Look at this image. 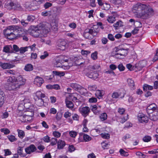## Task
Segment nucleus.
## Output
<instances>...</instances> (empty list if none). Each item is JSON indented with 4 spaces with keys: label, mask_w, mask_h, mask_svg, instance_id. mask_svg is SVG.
<instances>
[{
    "label": "nucleus",
    "mask_w": 158,
    "mask_h": 158,
    "mask_svg": "<svg viewBox=\"0 0 158 158\" xmlns=\"http://www.w3.org/2000/svg\"><path fill=\"white\" fill-rule=\"evenodd\" d=\"M132 11L139 18L146 19L154 14L153 9L148 8L147 5L140 3L134 5Z\"/></svg>",
    "instance_id": "1"
},
{
    "label": "nucleus",
    "mask_w": 158,
    "mask_h": 158,
    "mask_svg": "<svg viewBox=\"0 0 158 158\" xmlns=\"http://www.w3.org/2000/svg\"><path fill=\"white\" fill-rule=\"evenodd\" d=\"M6 81V85L9 90H16L19 88L21 86L24 84L26 79L20 75L16 78L14 77H8Z\"/></svg>",
    "instance_id": "2"
},
{
    "label": "nucleus",
    "mask_w": 158,
    "mask_h": 158,
    "mask_svg": "<svg viewBox=\"0 0 158 158\" xmlns=\"http://www.w3.org/2000/svg\"><path fill=\"white\" fill-rule=\"evenodd\" d=\"M19 27L17 26H10L8 27L3 31V34L6 38L10 40L18 38Z\"/></svg>",
    "instance_id": "3"
},
{
    "label": "nucleus",
    "mask_w": 158,
    "mask_h": 158,
    "mask_svg": "<svg viewBox=\"0 0 158 158\" xmlns=\"http://www.w3.org/2000/svg\"><path fill=\"white\" fill-rule=\"evenodd\" d=\"M68 59L59 58L56 60L54 64V66L56 67H61L64 69H68L72 64L71 63H68Z\"/></svg>",
    "instance_id": "4"
},
{
    "label": "nucleus",
    "mask_w": 158,
    "mask_h": 158,
    "mask_svg": "<svg viewBox=\"0 0 158 158\" xmlns=\"http://www.w3.org/2000/svg\"><path fill=\"white\" fill-rule=\"evenodd\" d=\"M27 35V32L23 28L19 27L18 33H17L18 38H22V39L24 41H27L28 40Z\"/></svg>",
    "instance_id": "5"
},
{
    "label": "nucleus",
    "mask_w": 158,
    "mask_h": 158,
    "mask_svg": "<svg viewBox=\"0 0 158 158\" xmlns=\"http://www.w3.org/2000/svg\"><path fill=\"white\" fill-rule=\"evenodd\" d=\"M22 112L19 111L18 114V116L20 117V118L19 119L22 122H25L26 120V118L27 117H30L31 119H32V117L34 115L33 112H30V113H27L26 114L22 115L21 114H22Z\"/></svg>",
    "instance_id": "6"
},
{
    "label": "nucleus",
    "mask_w": 158,
    "mask_h": 158,
    "mask_svg": "<svg viewBox=\"0 0 158 158\" xmlns=\"http://www.w3.org/2000/svg\"><path fill=\"white\" fill-rule=\"evenodd\" d=\"M115 52H117L118 54H119L120 56H126L127 54V51L129 50L128 48L126 49L121 48L119 47H117L115 48Z\"/></svg>",
    "instance_id": "7"
},
{
    "label": "nucleus",
    "mask_w": 158,
    "mask_h": 158,
    "mask_svg": "<svg viewBox=\"0 0 158 158\" xmlns=\"http://www.w3.org/2000/svg\"><path fill=\"white\" fill-rule=\"evenodd\" d=\"M146 110L148 114L158 111L157 106L155 103L150 104L147 107Z\"/></svg>",
    "instance_id": "8"
},
{
    "label": "nucleus",
    "mask_w": 158,
    "mask_h": 158,
    "mask_svg": "<svg viewBox=\"0 0 158 158\" xmlns=\"http://www.w3.org/2000/svg\"><path fill=\"white\" fill-rule=\"evenodd\" d=\"M80 112L84 117H86L88 115L90 112V108L88 106L80 107L79 109Z\"/></svg>",
    "instance_id": "9"
},
{
    "label": "nucleus",
    "mask_w": 158,
    "mask_h": 158,
    "mask_svg": "<svg viewBox=\"0 0 158 158\" xmlns=\"http://www.w3.org/2000/svg\"><path fill=\"white\" fill-rule=\"evenodd\" d=\"M89 70V71L84 72L86 76L90 78H93L94 79H95L98 77V74L96 72H93L92 70Z\"/></svg>",
    "instance_id": "10"
},
{
    "label": "nucleus",
    "mask_w": 158,
    "mask_h": 158,
    "mask_svg": "<svg viewBox=\"0 0 158 158\" xmlns=\"http://www.w3.org/2000/svg\"><path fill=\"white\" fill-rule=\"evenodd\" d=\"M138 119L141 123L144 122L147 123L148 122V117L143 114H139L138 116Z\"/></svg>",
    "instance_id": "11"
},
{
    "label": "nucleus",
    "mask_w": 158,
    "mask_h": 158,
    "mask_svg": "<svg viewBox=\"0 0 158 158\" xmlns=\"http://www.w3.org/2000/svg\"><path fill=\"white\" fill-rule=\"evenodd\" d=\"M37 148L34 144H31L25 149L26 152L28 154H30L31 153L35 152Z\"/></svg>",
    "instance_id": "12"
},
{
    "label": "nucleus",
    "mask_w": 158,
    "mask_h": 158,
    "mask_svg": "<svg viewBox=\"0 0 158 158\" xmlns=\"http://www.w3.org/2000/svg\"><path fill=\"white\" fill-rule=\"evenodd\" d=\"M101 108V106L95 105L94 106H92L90 107L91 110L95 114H98L100 113V109Z\"/></svg>",
    "instance_id": "13"
},
{
    "label": "nucleus",
    "mask_w": 158,
    "mask_h": 158,
    "mask_svg": "<svg viewBox=\"0 0 158 158\" xmlns=\"http://www.w3.org/2000/svg\"><path fill=\"white\" fill-rule=\"evenodd\" d=\"M44 82L43 79L39 76H36L34 81V84L38 86H40Z\"/></svg>",
    "instance_id": "14"
},
{
    "label": "nucleus",
    "mask_w": 158,
    "mask_h": 158,
    "mask_svg": "<svg viewBox=\"0 0 158 158\" xmlns=\"http://www.w3.org/2000/svg\"><path fill=\"white\" fill-rule=\"evenodd\" d=\"M147 62L146 60H143L139 61L138 64L135 65V68L138 69L142 68L145 67L147 64Z\"/></svg>",
    "instance_id": "15"
},
{
    "label": "nucleus",
    "mask_w": 158,
    "mask_h": 158,
    "mask_svg": "<svg viewBox=\"0 0 158 158\" xmlns=\"http://www.w3.org/2000/svg\"><path fill=\"white\" fill-rule=\"evenodd\" d=\"M15 65L11 64L9 63H2L0 61V67H1L3 69H10L13 68Z\"/></svg>",
    "instance_id": "16"
},
{
    "label": "nucleus",
    "mask_w": 158,
    "mask_h": 158,
    "mask_svg": "<svg viewBox=\"0 0 158 158\" xmlns=\"http://www.w3.org/2000/svg\"><path fill=\"white\" fill-rule=\"evenodd\" d=\"M40 31L39 29L35 30L32 29L30 32L32 35L35 37H42V35H40Z\"/></svg>",
    "instance_id": "17"
},
{
    "label": "nucleus",
    "mask_w": 158,
    "mask_h": 158,
    "mask_svg": "<svg viewBox=\"0 0 158 158\" xmlns=\"http://www.w3.org/2000/svg\"><path fill=\"white\" fill-rule=\"evenodd\" d=\"M149 119L153 121H156L158 120V111L148 114Z\"/></svg>",
    "instance_id": "18"
},
{
    "label": "nucleus",
    "mask_w": 158,
    "mask_h": 158,
    "mask_svg": "<svg viewBox=\"0 0 158 158\" xmlns=\"http://www.w3.org/2000/svg\"><path fill=\"white\" fill-rule=\"evenodd\" d=\"M3 52L6 53H12L14 51L12 46L10 45H6L3 47Z\"/></svg>",
    "instance_id": "19"
},
{
    "label": "nucleus",
    "mask_w": 158,
    "mask_h": 158,
    "mask_svg": "<svg viewBox=\"0 0 158 158\" xmlns=\"http://www.w3.org/2000/svg\"><path fill=\"white\" fill-rule=\"evenodd\" d=\"M66 42L65 41L59 42L57 44L58 49L62 51L64 50L66 48Z\"/></svg>",
    "instance_id": "20"
},
{
    "label": "nucleus",
    "mask_w": 158,
    "mask_h": 158,
    "mask_svg": "<svg viewBox=\"0 0 158 158\" xmlns=\"http://www.w3.org/2000/svg\"><path fill=\"white\" fill-rule=\"evenodd\" d=\"M85 30H88V32L90 35L91 36H93L94 37L97 35L98 32L96 30L94 29V27H91L90 29H86Z\"/></svg>",
    "instance_id": "21"
},
{
    "label": "nucleus",
    "mask_w": 158,
    "mask_h": 158,
    "mask_svg": "<svg viewBox=\"0 0 158 158\" xmlns=\"http://www.w3.org/2000/svg\"><path fill=\"white\" fill-rule=\"evenodd\" d=\"M123 23L121 20H119L113 25V26L115 30H118L120 27H123Z\"/></svg>",
    "instance_id": "22"
},
{
    "label": "nucleus",
    "mask_w": 158,
    "mask_h": 158,
    "mask_svg": "<svg viewBox=\"0 0 158 158\" xmlns=\"http://www.w3.org/2000/svg\"><path fill=\"white\" fill-rule=\"evenodd\" d=\"M38 99L36 100L35 101V103L39 106H43L44 104V101L43 99L40 98L37 96Z\"/></svg>",
    "instance_id": "23"
},
{
    "label": "nucleus",
    "mask_w": 158,
    "mask_h": 158,
    "mask_svg": "<svg viewBox=\"0 0 158 158\" xmlns=\"http://www.w3.org/2000/svg\"><path fill=\"white\" fill-rule=\"evenodd\" d=\"M40 31V35L43 36H44L49 32V29H46L45 27H43L41 29H39Z\"/></svg>",
    "instance_id": "24"
},
{
    "label": "nucleus",
    "mask_w": 158,
    "mask_h": 158,
    "mask_svg": "<svg viewBox=\"0 0 158 158\" xmlns=\"http://www.w3.org/2000/svg\"><path fill=\"white\" fill-rule=\"evenodd\" d=\"M5 94L2 91H0V107L3 105L4 103Z\"/></svg>",
    "instance_id": "25"
},
{
    "label": "nucleus",
    "mask_w": 158,
    "mask_h": 158,
    "mask_svg": "<svg viewBox=\"0 0 158 158\" xmlns=\"http://www.w3.org/2000/svg\"><path fill=\"white\" fill-rule=\"evenodd\" d=\"M65 145V142L62 140H60L57 142V148L59 149H61L63 148Z\"/></svg>",
    "instance_id": "26"
},
{
    "label": "nucleus",
    "mask_w": 158,
    "mask_h": 158,
    "mask_svg": "<svg viewBox=\"0 0 158 158\" xmlns=\"http://www.w3.org/2000/svg\"><path fill=\"white\" fill-rule=\"evenodd\" d=\"M88 30H85L83 33V36L86 39H91L93 38V36H91L87 31Z\"/></svg>",
    "instance_id": "27"
},
{
    "label": "nucleus",
    "mask_w": 158,
    "mask_h": 158,
    "mask_svg": "<svg viewBox=\"0 0 158 158\" xmlns=\"http://www.w3.org/2000/svg\"><path fill=\"white\" fill-rule=\"evenodd\" d=\"M15 4V3L11 1L9 3H8L7 4H5V7L10 10H13Z\"/></svg>",
    "instance_id": "28"
},
{
    "label": "nucleus",
    "mask_w": 158,
    "mask_h": 158,
    "mask_svg": "<svg viewBox=\"0 0 158 158\" xmlns=\"http://www.w3.org/2000/svg\"><path fill=\"white\" fill-rule=\"evenodd\" d=\"M70 86L73 88V89H83L84 88L83 87L77 84L76 83H72L70 84Z\"/></svg>",
    "instance_id": "29"
},
{
    "label": "nucleus",
    "mask_w": 158,
    "mask_h": 158,
    "mask_svg": "<svg viewBox=\"0 0 158 158\" xmlns=\"http://www.w3.org/2000/svg\"><path fill=\"white\" fill-rule=\"evenodd\" d=\"M104 94L103 91L98 90L96 91L95 93L96 96L98 98H102Z\"/></svg>",
    "instance_id": "30"
},
{
    "label": "nucleus",
    "mask_w": 158,
    "mask_h": 158,
    "mask_svg": "<svg viewBox=\"0 0 158 158\" xmlns=\"http://www.w3.org/2000/svg\"><path fill=\"white\" fill-rule=\"evenodd\" d=\"M19 137L21 139H23L25 135V134L23 131L19 129L17 130Z\"/></svg>",
    "instance_id": "31"
},
{
    "label": "nucleus",
    "mask_w": 158,
    "mask_h": 158,
    "mask_svg": "<svg viewBox=\"0 0 158 158\" xmlns=\"http://www.w3.org/2000/svg\"><path fill=\"white\" fill-rule=\"evenodd\" d=\"M23 147H19L17 150V154L22 157H24L25 156V155L23 153Z\"/></svg>",
    "instance_id": "32"
},
{
    "label": "nucleus",
    "mask_w": 158,
    "mask_h": 158,
    "mask_svg": "<svg viewBox=\"0 0 158 158\" xmlns=\"http://www.w3.org/2000/svg\"><path fill=\"white\" fill-rule=\"evenodd\" d=\"M53 74L60 77L64 76L65 75V73L64 72H59L54 71L52 72Z\"/></svg>",
    "instance_id": "33"
},
{
    "label": "nucleus",
    "mask_w": 158,
    "mask_h": 158,
    "mask_svg": "<svg viewBox=\"0 0 158 158\" xmlns=\"http://www.w3.org/2000/svg\"><path fill=\"white\" fill-rule=\"evenodd\" d=\"M107 20L109 23H114L116 20L115 17L112 16H109Z\"/></svg>",
    "instance_id": "34"
},
{
    "label": "nucleus",
    "mask_w": 158,
    "mask_h": 158,
    "mask_svg": "<svg viewBox=\"0 0 158 158\" xmlns=\"http://www.w3.org/2000/svg\"><path fill=\"white\" fill-rule=\"evenodd\" d=\"M111 3L115 5H120L121 4L122 2L121 0H108Z\"/></svg>",
    "instance_id": "35"
},
{
    "label": "nucleus",
    "mask_w": 158,
    "mask_h": 158,
    "mask_svg": "<svg viewBox=\"0 0 158 158\" xmlns=\"http://www.w3.org/2000/svg\"><path fill=\"white\" fill-rule=\"evenodd\" d=\"M102 6V9L106 10H108L110 7V5L107 3H104Z\"/></svg>",
    "instance_id": "36"
},
{
    "label": "nucleus",
    "mask_w": 158,
    "mask_h": 158,
    "mask_svg": "<svg viewBox=\"0 0 158 158\" xmlns=\"http://www.w3.org/2000/svg\"><path fill=\"white\" fill-rule=\"evenodd\" d=\"M66 106L69 108H73V103L70 101H66Z\"/></svg>",
    "instance_id": "37"
},
{
    "label": "nucleus",
    "mask_w": 158,
    "mask_h": 158,
    "mask_svg": "<svg viewBox=\"0 0 158 158\" xmlns=\"http://www.w3.org/2000/svg\"><path fill=\"white\" fill-rule=\"evenodd\" d=\"M127 81L129 85L131 87H133L135 86L134 81L131 79L129 78L127 80Z\"/></svg>",
    "instance_id": "38"
},
{
    "label": "nucleus",
    "mask_w": 158,
    "mask_h": 158,
    "mask_svg": "<svg viewBox=\"0 0 158 158\" xmlns=\"http://www.w3.org/2000/svg\"><path fill=\"white\" fill-rule=\"evenodd\" d=\"M98 53L97 51H95L91 54V57L92 59L95 60L98 59Z\"/></svg>",
    "instance_id": "39"
},
{
    "label": "nucleus",
    "mask_w": 158,
    "mask_h": 158,
    "mask_svg": "<svg viewBox=\"0 0 158 158\" xmlns=\"http://www.w3.org/2000/svg\"><path fill=\"white\" fill-rule=\"evenodd\" d=\"M97 89L96 85H89L88 89L90 91H95Z\"/></svg>",
    "instance_id": "40"
},
{
    "label": "nucleus",
    "mask_w": 158,
    "mask_h": 158,
    "mask_svg": "<svg viewBox=\"0 0 158 158\" xmlns=\"http://www.w3.org/2000/svg\"><path fill=\"white\" fill-rule=\"evenodd\" d=\"M100 118L102 121H104L107 118V115L105 113L101 114L100 116Z\"/></svg>",
    "instance_id": "41"
},
{
    "label": "nucleus",
    "mask_w": 158,
    "mask_h": 158,
    "mask_svg": "<svg viewBox=\"0 0 158 158\" xmlns=\"http://www.w3.org/2000/svg\"><path fill=\"white\" fill-rule=\"evenodd\" d=\"M83 139L85 142H88L90 141L91 139V138L89 135L84 134L83 135Z\"/></svg>",
    "instance_id": "42"
},
{
    "label": "nucleus",
    "mask_w": 158,
    "mask_h": 158,
    "mask_svg": "<svg viewBox=\"0 0 158 158\" xmlns=\"http://www.w3.org/2000/svg\"><path fill=\"white\" fill-rule=\"evenodd\" d=\"M119 152L120 155L122 156H127L129 155V154L127 152H125L122 149H120Z\"/></svg>",
    "instance_id": "43"
},
{
    "label": "nucleus",
    "mask_w": 158,
    "mask_h": 158,
    "mask_svg": "<svg viewBox=\"0 0 158 158\" xmlns=\"http://www.w3.org/2000/svg\"><path fill=\"white\" fill-rule=\"evenodd\" d=\"M151 137L148 135H146L143 138V140L144 142H148L150 141L151 140Z\"/></svg>",
    "instance_id": "44"
},
{
    "label": "nucleus",
    "mask_w": 158,
    "mask_h": 158,
    "mask_svg": "<svg viewBox=\"0 0 158 158\" xmlns=\"http://www.w3.org/2000/svg\"><path fill=\"white\" fill-rule=\"evenodd\" d=\"M35 16L31 15H29L27 16V20L28 22H32L35 20Z\"/></svg>",
    "instance_id": "45"
},
{
    "label": "nucleus",
    "mask_w": 158,
    "mask_h": 158,
    "mask_svg": "<svg viewBox=\"0 0 158 158\" xmlns=\"http://www.w3.org/2000/svg\"><path fill=\"white\" fill-rule=\"evenodd\" d=\"M102 137L104 139H108L110 138V134L108 133H102L101 134Z\"/></svg>",
    "instance_id": "46"
},
{
    "label": "nucleus",
    "mask_w": 158,
    "mask_h": 158,
    "mask_svg": "<svg viewBox=\"0 0 158 158\" xmlns=\"http://www.w3.org/2000/svg\"><path fill=\"white\" fill-rule=\"evenodd\" d=\"M62 116V114L61 112H58L56 115V119L58 121L60 120L61 119Z\"/></svg>",
    "instance_id": "47"
},
{
    "label": "nucleus",
    "mask_w": 158,
    "mask_h": 158,
    "mask_svg": "<svg viewBox=\"0 0 158 158\" xmlns=\"http://www.w3.org/2000/svg\"><path fill=\"white\" fill-rule=\"evenodd\" d=\"M7 137L9 140L11 142L15 141L17 140L15 136L13 135H8Z\"/></svg>",
    "instance_id": "48"
},
{
    "label": "nucleus",
    "mask_w": 158,
    "mask_h": 158,
    "mask_svg": "<svg viewBox=\"0 0 158 158\" xmlns=\"http://www.w3.org/2000/svg\"><path fill=\"white\" fill-rule=\"evenodd\" d=\"M108 39L111 41H113L115 40L114 37L113 35L111 33H109L107 36Z\"/></svg>",
    "instance_id": "49"
},
{
    "label": "nucleus",
    "mask_w": 158,
    "mask_h": 158,
    "mask_svg": "<svg viewBox=\"0 0 158 158\" xmlns=\"http://www.w3.org/2000/svg\"><path fill=\"white\" fill-rule=\"evenodd\" d=\"M158 60V48H157L156 51V53L154 55L153 58L152 59V61L154 62Z\"/></svg>",
    "instance_id": "50"
},
{
    "label": "nucleus",
    "mask_w": 158,
    "mask_h": 158,
    "mask_svg": "<svg viewBox=\"0 0 158 158\" xmlns=\"http://www.w3.org/2000/svg\"><path fill=\"white\" fill-rule=\"evenodd\" d=\"M28 47H21L19 49V51L21 53H23L27 51Z\"/></svg>",
    "instance_id": "51"
},
{
    "label": "nucleus",
    "mask_w": 158,
    "mask_h": 158,
    "mask_svg": "<svg viewBox=\"0 0 158 158\" xmlns=\"http://www.w3.org/2000/svg\"><path fill=\"white\" fill-rule=\"evenodd\" d=\"M106 142H103L101 144L102 148L104 149H107L109 147V144L107 143H106Z\"/></svg>",
    "instance_id": "52"
},
{
    "label": "nucleus",
    "mask_w": 158,
    "mask_h": 158,
    "mask_svg": "<svg viewBox=\"0 0 158 158\" xmlns=\"http://www.w3.org/2000/svg\"><path fill=\"white\" fill-rule=\"evenodd\" d=\"M48 53L47 51H44V54L40 56V58L41 59H44L48 56Z\"/></svg>",
    "instance_id": "53"
},
{
    "label": "nucleus",
    "mask_w": 158,
    "mask_h": 158,
    "mask_svg": "<svg viewBox=\"0 0 158 158\" xmlns=\"http://www.w3.org/2000/svg\"><path fill=\"white\" fill-rule=\"evenodd\" d=\"M2 132H3L5 134L7 135L10 133V131L7 128H2L0 130Z\"/></svg>",
    "instance_id": "54"
},
{
    "label": "nucleus",
    "mask_w": 158,
    "mask_h": 158,
    "mask_svg": "<svg viewBox=\"0 0 158 158\" xmlns=\"http://www.w3.org/2000/svg\"><path fill=\"white\" fill-rule=\"evenodd\" d=\"M118 94L119 97H120V98H123L125 94V92L124 90H122L120 92H118Z\"/></svg>",
    "instance_id": "55"
},
{
    "label": "nucleus",
    "mask_w": 158,
    "mask_h": 158,
    "mask_svg": "<svg viewBox=\"0 0 158 158\" xmlns=\"http://www.w3.org/2000/svg\"><path fill=\"white\" fill-rule=\"evenodd\" d=\"M97 101V98L92 97L89 98V101L90 103H95Z\"/></svg>",
    "instance_id": "56"
},
{
    "label": "nucleus",
    "mask_w": 158,
    "mask_h": 158,
    "mask_svg": "<svg viewBox=\"0 0 158 158\" xmlns=\"http://www.w3.org/2000/svg\"><path fill=\"white\" fill-rule=\"evenodd\" d=\"M89 1L90 6L93 7H95L96 6L95 3L96 0H89Z\"/></svg>",
    "instance_id": "57"
},
{
    "label": "nucleus",
    "mask_w": 158,
    "mask_h": 158,
    "mask_svg": "<svg viewBox=\"0 0 158 158\" xmlns=\"http://www.w3.org/2000/svg\"><path fill=\"white\" fill-rule=\"evenodd\" d=\"M69 26L70 27L73 29H75L76 28L77 26L76 24L74 22H73L70 23L69 24Z\"/></svg>",
    "instance_id": "58"
},
{
    "label": "nucleus",
    "mask_w": 158,
    "mask_h": 158,
    "mask_svg": "<svg viewBox=\"0 0 158 158\" xmlns=\"http://www.w3.org/2000/svg\"><path fill=\"white\" fill-rule=\"evenodd\" d=\"M69 134L71 137L74 138L77 135V133L75 131H71L69 132Z\"/></svg>",
    "instance_id": "59"
},
{
    "label": "nucleus",
    "mask_w": 158,
    "mask_h": 158,
    "mask_svg": "<svg viewBox=\"0 0 158 158\" xmlns=\"http://www.w3.org/2000/svg\"><path fill=\"white\" fill-rule=\"evenodd\" d=\"M90 53V52L88 50H82L81 51V54L83 55H87Z\"/></svg>",
    "instance_id": "60"
},
{
    "label": "nucleus",
    "mask_w": 158,
    "mask_h": 158,
    "mask_svg": "<svg viewBox=\"0 0 158 158\" xmlns=\"http://www.w3.org/2000/svg\"><path fill=\"white\" fill-rule=\"evenodd\" d=\"M24 69H33V66L31 64H28L25 66Z\"/></svg>",
    "instance_id": "61"
},
{
    "label": "nucleus",
    "mask_w": 158,
    "mask_h": 158,
    "mask_svg": "<svg viewBox=\"0 0 158 158\" xmlns=\"http://www.w3.org/2000/svg\"><path fill=\"white\" fill-rule=\"evenodd\" d=\"M21 8L20 5L19 4H15L13 10H20Z\"/></svg>",
    "instance_id": "62"
},
{
    "label": "nucleus",
    "mask_w": 158,
    "mask_h": 158,
    "mask_svg": "<svg viewBox=\"0 0 158 158\" xmlns=\"http://www.w3.org/2000/svg\"><path fill=\"white\" fill-rule=\"evenodd\" d=\"M52 3L49 2H46L44 5V7L45 9H47L52 6Z\"/></svg>",
    "instance_id": "63"
},
{
    "label": "nucleus",
    "mask_w": 158,
    "mask_h": 158,
    "mask_svg": "<svg viewBox=\"0 0 158 158\" xmlns=\"http://www.w3.org/2000/svg\"><path fill=\"white\" fill-rule=\"evenodd\" d=\"M53 135L56 137L58 138L60 136V133L58 131H55L53 132Z\"/></svg>",
    "instance_id": "64"
}]
</instances>
